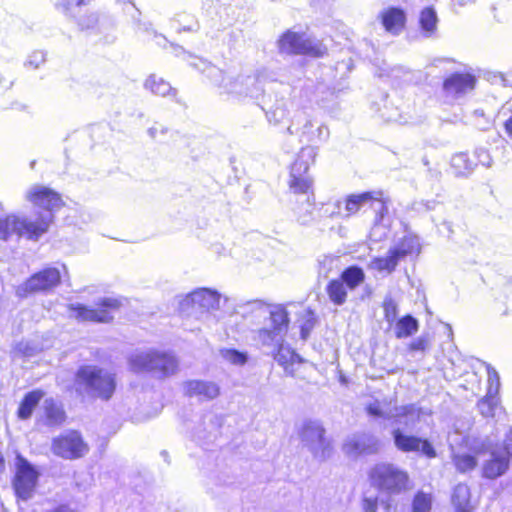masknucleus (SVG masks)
<instances>
[{
	"label": "nucleus",
	"instance_id": "6e6d98bb",
	"mask_svg": "<svg viewBox=\"0 0 512 512\" xmlns=\"http://www.w3.org/2000/svg\"><path fill=\"white\" fill-rule=\"evenodd\" d=\"M302 114L303 113L295 114V116L293 117V119L291 121V124L287 127L288 134L293 135V134L297 133L296 131H294L293 126L295 124L296 119L300 118L302 116Z\"/></svg>",
	"mask_w": 512,
	"mask_h": 512
},
{
	"label": "nucleus",
	"instance_id": "20e7f679",
	"mask_svg": "<svg viewBox=\"0 0 512 512\" xmlns=\"http://www.w3.org/2000/svg\"><path fill=\"white\" fill-rule=\"evenodd\" d=\"M74 384L78 393L102 400H109L116 388L115 375L97 365L80 366Z\"/></svg>",
	"mask_w": 512,
	"mask_h": 512
},
{
	"label": "nucleus",
	"instance_id": "393cba45",
	"mask_svg": "<svg viewBox=\"0 0 512 512\" xmlns=\"http://www.w3.org/2000/svg\"><path fill=\"white\" fill-rule=\"evenodd\" d=\"M44 393L41 390H33L25 394L17 410V416L21 420H27L32 416Z\"/></svg>",
	"mask_w": 512,
	"mask_h": 512
},
{
	"label": "nucleus",
	"instance_id": "7c9ffc66",
	"mask_svg": "<svg viewBox=\"0 0 512 512\" xmlns=\"http://www.w3.org/2000/svg\"><path fill=\"white\" fill-rule=\"evenodd\" d=\"M326 292L333 304L341 306L346 302L347 288L339 278L333 279L327 284Z\"/></svg>",
	"mask_w": 512,
	"mask_h": 512
},
{
	"label": "nucleus",
	"instance_id": "0eeeda50",
	"mask_svg": "<svg viewBox=\"0 0 512 512\" xmlns=\"http://www.w3.org/2000/svg\"><path fill=\"white\" fill-rule=\"evenodd\" d=\"M469 448L476 455L490 454V458L482 464V477L494 480L504 475L509 469L512 456L506 454L504 445L499 448L487 438L474 439L469 443Z\"/></svg>",
	"mask_w": 512,
	"mask_h": 512
},
{
	"label": "nucleus",
	"instance_id": "a878e982",
	"mask_svg": "<svg viewBox=\"0 0 512 512\" xmlns=\"http://www.w3.org/2000/svg\"><path fill=\"white\" fill-rule=\"evenodd\" d=\"M145 89L149 90L152 94L166 97L169 95L175 96L176 90L172 88L169 82L155 74L150 75L144 83Z\"/></svg>",
	"mask_w": 512,
	"mask_h": 512
},
{
	"label": "nucleus",
	"instance_id": "f3484780",
	"mask_svg": "<svg viewBox=\"0 0 512 512\" xmlns=\"http://www.w3.org/2000/svg\"><path fill=\"white\" fill-rule=\"evenodd\" d=\"M381 441L372 433L359 432L348 436L343 444V452L350 458L378 453Z\"/></svg>",
	"mask_w": 512,
	"mask_h": 512
},
{
	"label": "nucleus",
	"instance_id": "c756f323",
	"mask_svg": "<svg viewBox=\"0 0 512 512\" xmlns=\"http://www.w3.org/2000/svg\"><path fill=\"white\" fill-rule=\"evenodd\" d=\"M339 280H342L345 287L349 290L356 289L365 280V273L358 266H349L343 270Z\"/></svg>",
	"mask_w": 512,
	"mask_h": 512
},
{
	"label": "nucleus",
	"instance_id": "a18cd8bd",
	"mask_svg": "<svg viewBox=\"0 0 512 512\" xmlns=\"http://www.w3.org/2000/svg\"><path fill=\"white\" fill-rule=\"evenodd\" d=\"M168 132H169V129L160 123H155L153 126L148 128V130H147L149 137L151 139L159 141V142H162L165 140Z\"/></svg>",
	"mask_w": 512,
	"mask_h": 512
},
{
	"label": "nucleus",
	"instance_id": "aec40b11",
	"mask_svg": "<svg viewBox=\"0 0 512 512\" xmlns=\"http://www.w3.org/2000/svg\"><path fill=\"white\" fill-rule=\"evenodd\" d=\"M298 134L301 142L309 143V145L302 147L301 150L306 147H313L317 154V145L328 141L330 130L326 124H320L315 127L313 121L306 118Z\"/></svg>",
	"mask_w": 512,
	"mask_h": 512
},
{
	"label": "nucleus",
	"instance_id": "cd10ccee",
	"mask_svg": "<svg viewBox=\"0 0 512 512\" xmlns=\"http://www.w3.org/2000/svg\"><path fill=\"white\" fill-rule=\"evenodd\" d=\"M437 23V13L432 7H426L421 11L419 24L425 37H431L435 34L437 30Z\"/></svg>",
	"mask_w": 512,
	"mask_h": 512
},
{
	"label": "nucleus",
	"instance_id": "7ed1b4c3",
	"mask_svg": "<svg viewBox=\"0 0 512 512\" xmlns=\"http://www.w3.org/2000/svg\"><path fill=\"white\" fill-rule=\"evenodd\" d=\"M246 310L260 317H269V324L254 332L253 340L262 348L274 353L284 342L290 319L284 305H269L261 300H253L246 304Z\"/></svg>",
	"mask_w": 512,
	"mask_h": 512
},
{
	"label": "nucleus",
	"instance_id": "864d4df0",
	"mask_svg": "<svg viewBox=\"0 0 512 512\" xmlns=\"http://www.w3.org/2000/svg\"><path fill=\"white\" fill-rule=\"evenodd\" d=\"M504 129L509 139L512 140V115L505 121Z\"/></svg>",
	"mask_w": 512,
	"mask_h": 512
},
{
	"label": "nucleus",
	"instance_id": "4be33fe9",
	"mask_svg": "<svg viewBox=\"0 0 512 512\" xmlns=\"http://www.w3.org/2000/svg\"><path fill=\"white\" fill-rule=\"evenodd\" d=\"M390 249L399 261L406 257L417 256L421 251L420 239L416 235L407 234L397 241Z\"/></svg>",
	"mask_w": 512,
	"mask_h": 512
},
{
	"label": "nucleus",
	"instance_id": "4468645a",
	"mask_svg": "<svg viewBox=\"0 0 512 512\" xmlns=\"http://www.w3.org/2000/svg\"><path fill=\"white\" fill-rule=\"evenodd\" d=\"M344 218H349L356 214L361 208L369 206L375 211L379 220H382L387 212V205L382 200V192H364L360 194L348 195L343 201Z\"/></svg>",
	"mask_w": 512,
	"mask_h": 512
},
{
	"label": "nucleus",
	"instance_id": "b1692460",
	"mask_svg": "<svg viewBox=\"0 0 512 512\" xmlns=\"http://www.w3.org/2000/svg\"><path fill=\"white\" fill-rule=\"evenodd\" d=\"M291 102L289 99H276L275 103L265 111L266 118L270 124L279 125L287 119L290 112Z\"/></svg>",
	"mask_w": 512,
	"mask_h": 512
},
{
	"label": "nucleus",
	"instance_id": "603ef678",
	"mask_svg": "<svg viewBox=\"0 0 512 512\" xmlns=\"http://www.w3.org/2000/svg\"><path fill=\"white\" fill-rule=\"evenodd\" d=\"M504 450L506 454L512 456V428L505 434Z\"/></svg>",
	"mask_w": 512,
	"mask_h": 512
},
{
	"label": "nucleus",
	"instance_id": "3c124183",
	"mask_svg": "<svg viewBox=\"0 0 512 512\" xmlns=\"http://www.w3.org/2000/svg\"><path fill=\"white\" fill-rule=\"evenodd\" d=\"M428 346V341L425 337H419L411 342L410 350L412 351H425Z\"/></svg>",
	"mask_w": 512,
	"mask_h": 512
},
{
	"label": "nucleus",
	"instance_id": "9d476101",
	"mask_svg": "<svg viewBox=\"0 0 512 512\" xmlns=\"http://www.w3.org/2000/svg\"><path fill=\"white\" fill-rule=\"evenodd\" d=\"M120 305V301L116 298L103 297L98 299L94 306L71 303L68 305V310L79 321L109 323L113 320V313L118 310Z\"/></svg>",
	"mask_w": 512,
	"mask_h": 512
},
{
	"label": "nucleus",
	"instance_id": "39448f33",
	"mask_svg": "<svg viewBox=\"0 0 512 512\" xmlns=\"http://www.w3.org/2000/svg\"><path fill=\"white\" fill-rule=\"evenodd\" d=\"M128 365L134 373H151L158 378L173 375L178 369L174 355L156 349H137L128 357Z\"/></svg>",
	"mask_w": 512,
	"mask_h": 512
},
{
	"label": "nucleus",
	"instance_id": "052dcab7",
	"mask_svg": "<svg viewBox=\"0 0 512 512\" xmlns=\"http://www.w3.org/2000/svg\"><path fill=\"white\" fill-rule=\"evenodd\" d=\"M4 468V458L2 453L0 452V470Z\"/></svg>",
	"mask_w": 512,
	"mask_h": 512
},
{
	"label": "nucleus",
	"instance_id": "13d9d810",
	"mask_svg": "<svg viewBox=\"0 0 512 512\" xmlns=\"http://www.w3.org/2000/svg\"><path fill=\"white\" fill-rule=\"evenodd\" d=\"M495 78V82H501V83H504L506 80H505V77L503 74H498V75H495L494 76Z\"/></svg>",
	"mask_w": 512,
	"mask_h": 512
},
{
	"label": "nucleus",
	"instance_id": "6ab92c4d",
	"mask_svg": "<svg viewBox=\"0 0 512 512\" xmlns=\"http://www.w3.org/2000/svg\"><path fill=\"white\" fill-rule=\"evenodd\" d=\"M221 298L222 295L217 290L198 288L187 295L184 303L199 310L210 311L219 309Z\"/></svg>",
	"mask_w": 512,
	"mask_h": 512
},
{
	"label": "nucleus",
	"instance_id": "4c0bfd02",
	"mask_svg": "<svg viewBox=\"0 0 512 512\" xmlns=\"http://www.w3.org/2000/svg\"><path fill=\"white\" fill-rule=\"evenodd\" d=\"M432 508V495L418 491L412 501L413 512H430Z\"/></svg>",
	"mask_w": 512,
	"mask_h": 512
},
{
	"label": "nucleus",
	"instance_id": "c9c22d12",
	"mask_svg": "<svg viewBox=\"0 0 512 512\" xmlns=\"http://www.w3.org/2000/svg\"><path fill=\"white\" fill-rule=\"evenodd\" d=\"M276 350V353H274L275 361L283 366L286 372L292 373V371H289V366L299 360V355L290 347L284 346L283 343Z\"/></svg>",
	"mask_w": 512,
	"mask_h": 512
},
{
	"label": "nucleus",
	"instance_id": "473e14b6",
	"mask_svg": "<svg viewBox=\"0 0 512 512\" xmlns=\"http://www.w3.org/2000/svg\"><path fill=\"white\" fill-rule=\"evenodd\" d=\"M451 167L457 176L470 175L475 167V164L469 159L466 153H457L451 158Z\"/></svg>",
	"mask_w": 512,
	"mask_h": 512
},
{
	"label": "nucleus",
	"instance_id": "5fc2aeb1",
	"mask_svg": "<svg viewBox=\"0 0 512 512\" xmlns=\"http://www.w3.org/2000/svg\"><path fill=\"white\" fill-rule=\"evenodd\" d=\"M19 350L22 351L25 355L27 356H31L34 354V351L35 349L34 348H29L28 347V344H24V343H20L19 346H18Z\"/></svg>",
	"mask_w": 512,
	"mask_h": 512
},
{
	"label": "nucleus",
	"instance_id": "ddd939ff",
	"mask_svg": "<svg viewBox=\"0 0 512 512\" xmlns=\"http://www.w3.org/2000/svg\"><path fill=\"white\" fill-rule=\"evenodd\" d=\"M51 449L56 456L74 460L85 456L89 446L78 431L70 430L54 438Z\"/></svg>",
	"mask_w": 512,
	"mask_h": 512
},
{
	"label": "nucleus",
	"instance_id": "5701e85b",
	"mask_svg": "<svg viewBox=\"0 0 512 512\" xmlns=\"http://www.w3.org/2000/svg\"><path fill=\"white\" fill-rule=\"evenodd\" d=\"M406 16L399 8H389L382 14V24L385 29L393 34H398L404 27Z\"/></svg>",
	"mask_w": 512,
	"mask_h": 512
},
{
	"label": "nucleus",
	"instance_id": "09e8293b",
	"mask_svg": "<svg viewBox=\"0 0 512 512\" xmlns=\"http://www.w3.org/2000/svg\"><path fill=\"white\" fill-rule=\"evenodd\" d=\"M474 155L477 158L478 162L486 168H490L492 166V158L490 153L485 148H476L474 151Z\"/></svg>",
	"mask_w": 512,
	"mask_h": 512
},
{
	"label": "nucleus",
	"instance_id": "8fccbe9b",
	"mask_svg": "<svg viewBox=\"0 0 512 512\" xmlns=\"http://www.w3.org/2000/svg\"><path fill=\"white\" fill-rule=\"evenodd\" d=\"M378 508V498L365 496L362 499V509L364 512H376Z\"/></svg>",
	"mask_w": 512,
	"mask_h": 512
},
{
	"label": "nucleus",
	"instance_id": "dca6fc26",
	"mask_svg": "<svg viewBox=\"0 0 512 512\" xmlns=\"http://www.w3.org/2000/svg\"><path fill=\"white\" fill-rule=\"evenodd\" d=\"M38 476V472L26 459L18 457L17 471L13 482V487L18 498L24 501L32 498Z\"/></svg>",
	"mask_w": 512,
	"mask_h": 512
},
{
	"label": "nucleus",
	"instance_id": "2eb2a0df",
	"mask_svg": "<svg viewBox=\"0 0 512 512\" xmlns=\"http://www.w3.org/2000/svg\"><path fill=\"white\" fill-rule=\"evenodd\" d=\"M394 446L403 453H417L428 459L437 456L436 449L433 444L426 438L416 435L406 434L402 429L395 428L391 432Z\"/></svg>",
	"mask_w": 512,
	"mask_h": 512
},
{
	"label": "nucleus",
	"instance_id": "1a4fd4ad",
	"mask_svg": "<svg viewBox=\"0 0 512 512\" xmlns=\"http://www.w3.org/2000/svg\"><path fill=\"white\" fill-rule=\"evenodd\" d=\"M277 46L281 54L287 55L322 57L327 51L321 41L293 30L284 32L278 39Z\"/></svg>",
	"mask_w": 512,
	"mask_h": 512
},
{
	"label": "nucleus",
	"instance_id": "2f4dec72",
	"mask_svg": "<svg viewBox=\"0 0 512 512\" xmlns=\"http://www.w3.org/2000/svg\"><path fill=\"white\" fill-rule=\"evenodd\" d=\"M476 456L475 453L472 455L466 452H455L452 455V462L458 472L467 473L476 468L478 463Z\"/></svg>",
	"mask_w": 512,
	"mask_h": 512
},
{
	"label": "nucleus",
	"instance_id": "49530a36",
	"mask_svg": "<svg viewBox=\"0 0 512 512\" xmlns=\"http://www.w3.org/2000/svg\"><path fill=\"white\" fill-rule=\"evenodd\" d=\"M46 61V56L43 51H34L32 52L26 62L25 65L27 67H30L32 69L39 68L44 62Z\"/></svg>",
	"mask_w": 512,
	"mask_h": 512
},
{
	"label": "nucleus",
	"instance_id": "412c9836",
	"mask_svg": "<svg viewBox=\"0 0 512 512\" xmlns=\"http://www.w3.org/2000/svg\"><path fill=\"white\" fill-rule=\"evenodd\" d=\"M185 395L201 401L213 400L220 394V387L213 381L189 380L183 384Z\"/></svg>",
	"mask_w": 512,
	"mask_h": 512
},
{
	"label": "nucleus",
	"instance_id": "a19ab883",
	"mask_svg": "<svg viewBox=\"0 0 512 512\" xmlns=\"http://www.w3.org/2000/svg\"><path fill=\"white\" fill-rule=\"evenodd\" d=\"M220 355L225 361L233 365H244L247 362L246 353L240 352L236 349H221Z\"/></svg>",
	"mask_w": 512,
	"mask_h": 512
},
{
	"label": "nucleus",
	"instance_id": "a211bd4d",
	"mask_svg": "<svg viewBox=\"0 0 512 512\" xmlns=\"http://www.w3.org/2000/svg\"><path fill=\"white\" fill-rule=\"evenodd\" d=\"M476 78L470 73L455 72L448 76L443 83L445 94L452 98H459L474 90Z\"/></svg>",
	"mask_w": 512,
	"mask_h": 512
},
{
	"label": "nucleus",
	"instance_id": "37998d69",
	"mask_svg": "<svg viewBox=\"0 0 512 512\" xmlns=\"http://www.w3.org/2000/svg\"><path fill=\"white\" fill-rule=\"evenodd\" d=\"M484 365L486 367L487 375H488L487 393L498 395V391L500 388L499 374L490 364L484 363Z\"/></svg>",
	"mask_w": 512,
	"mask_h": 512
},
{
	"label": "nucleus",
	"instance_id": "72a5a7b5",
	"mask_svg": "<svg viewBox=\"0 0 512 512\" xmlns=\"http://www.w3.org/2000/svg\"><path fill=\"white\" fill-rule=\"evenodd\" d=\"M418 321L411 315L400 318L395 325V335L397 338H406L417 332Z\"/></svg>",
	"mask_w": 512,
	"mask_h": 512
},
{
	"label": "nucleus",
	"instance_id": "9b49d317",
	"mask_svg": "<svg viewBox=\"0 0 512 512\" xmlns=\"http://www.w3.org/2000/svg\"><path fill=\"white\" fill-rule=\"evenodd\" d=\"M300 437L316 459L322 461L330 457L332 447L325 438V429L319 421H305L300 431Z\"/></svg>",
	"mask_w": 512,
	"mask_h": 512
},
{
	"label": "nucleus",
	"instance_id": "f8f14e48",
	"mask_svg": "<svg viewBox=\"0 0 512 512\" xmlns=\"http://www.w3.org/2000/svg\"><path fill=\"white\" fill-rule=\"evenodd\" d=\"M61 272L58 268L48 267L28 278L16 288V295L25 298L37 292H49L60 284Z\"/></svg>",
	"mask_w": 512,
	"mask_h": 512
},
{
	"label": "nucleus",
	"instance_id": "6e6552de",
	"mask_svg": "<svg viewBox=\"0 0 512 512\" xmlns=\"http://www.w3.org/2000/svg\"><path fill=\"white\" fill-rule=\"evenodd\" d=\"M365 410L370 416L392 420L394 423L403 425L404 427L415 426L424 413V410L415 404L391 408L386 402L379 400H374L366 404Z\"/></svg>",
	"mask_w": 512,
	"mask_h": 512
},
{
	"label": "nucleus",
	"instance_id": "de8ad7c7",
	"mask_svg": "<svg viewBox=\"0 0 512 512\" xmlns=\"http://www.w3.org/2000/svg\"><path fill=\"white\" fill-rule=\"evenodd\" d=\"M409 71L404 70L402 67H392V68H381V72L379 73L380 77H390L393 79H397L400 75L404 77L409 76Z\"/></svg>",
	"mask_w": 512,
	"mask_h": 512
},
{
	"label": "nucleus",
	"instance_id": "bf43d9fd",
	"mask_svg": "<svg viewBox=\"0 0 512 512\" xmlns=\"http://www.w3.org/2000/svg\"><path fill=\"white\" fill-rule=\"evenodd\" d=\"M454 2H458L460 5H465L467 3L473 2L474 0H453Z\"/></svg>",
	"mask_w": 512,
	"mask_h": 512
},
{
	"label": "nucleus",
	"instance_id": "ea45409f",
	"mask_svg": "<svg viewBox=\"0 0 512 512\" xmlns=\"http://www.w3.org/2000/svg\"><path fill=\"white\" fill-rule=\"evenodd\" d=\"M54 8L65 16H72V6L87 5L90 0H54Z\"/></svg>",
	"mask_w": 512,
	"mask_h": 512
},
{
	"label": "nucleus",
	"instance_id": "f704fd0d",
	"mask_svg": "<svg viewBox=\"0 0 512 512\" xmlns=\"http://www.w3.org/2000/svg\"><path fill=\"white\" fill-rule=\"evenodd\" d=\"M45 416L47 423L51 426L60 425L65 420V412L53 399H46L44 402Z\"/></svg>",
	"mask_w": 512,
	"mask_h": 512
},
{
	"label": "nucleus",
	"instance_id": "423d86ee",
	"mask_svg": "<svg viewBox=\"0 0 512 512\" xmlns=\"http://www.w3.org/2000/svg\"><path fill=\"white\" fill-rule=\"evenodd\" d=\"M368 476L371 485L387 495H398L408 488V473L392 463L375 464Z\"/></svg>",
	"mask_w": 512,
	"mask_h": 512
},
{
	"label": "nucleus",
	"instance_id": "58836bf2",
	"mask_svg": "<svg viewBox=\"0 0 512 512\" xmlns=\"http://www.w3.org/2000/svg\"><path fill=\"white\" fill-rule=\"evenodd\" d=\"M316 324V316L313 311L305 310L300 324V336L302 340H307L310 336L311 331L314 329Z\"/></svg>",
	"mask_w": 512,
	"mask_h": 512
},
{
	"label": "nucleus",
	"instance_id": "79ce46f5",
	"mask_svg": "<svg viewBox=\"0 0 512 512\" xmlns=\"http://www.w3.org/2000/svg\"><path fill=\"white\" fill-rule=\"evenodd\" d=\"M383 310L385 320L392 324L396 321L398 316V304L391 296H386L383 301Z\"/></svg>",
	"mask_w": 512,
	"mask_h": 512
},
{
	"label": "nucleus",
	"instance_id": "c85d7f7f",
	"mask_svg": "<svg viewBox=\"0 0 512 512\" xmlns=\"http://www.w3.org/2000/svg\"><path fill=\"white\" fill-rule=\"evenodd\" d=\"M470 489L466 484H458L455 486L452 494V503L456 512H471L469 507Z\"/></svg>",
	"mask_w": 512,
	"mask_h": 512
},
{
	"label": "nucleus",
	"instance_id": "bb28decb",
	"mask_svg": "<svg viewBox=\"0 0 512 512\" xmlns=\"http://www.w3.org/2000/svg\"><path fill=\"white\" fill-rule=\"evenodd\" d=\"M398 263L399 260L389 249L386 256L374 257L369 263V268L379 273L391 274L396 269Z\"/></svg>",
	"mask_w": 512,
	"mask_h": 512
},
{
	"label": "nucleus",
	"instance_id": "680f3d73",
	"mask_svg": "<svg viewBox=\"0 0 512 512\" xmlns=\"http://www.w3.org/2000/svg\"><path fill=\"white\" fill-rule=\"evenodd\" d=\"M476 116H484V111L481 109H477L474 111Z\"/></svg>",
	"mask_w": 512,
	"mask_h": 512
},
{
	"label": "nucleus",
	"instance_id": "f03ea898",
	"mask_svg": "<svg viewBox=\"0 0 512 512\" xmlns=\"http://www.w3.org/2000/svg\"><path fill=\"white\" fill-rule=\"evenodd\" d=\"M315 158V148L306 147L300 150L290 169L289 188L298 195L293 212L296 221L303 226H308L315 220L313 178L309 174L310 165L314 163Z\"/></svg>",
	"mask_w": 512,
	"mask_h": 512
},
{
	"label": "nucleus",
	"instance_id": "4d7b16f0",
	"mask_svg": "<svg viewBox=\"0 0 512 512\" xmlns=\"http://www.w3.org/2000/svg\"><path fill=\"white\" fill-rule=\"evenodd\" d=\"M50 512H74V510L71 509L69 506L61 505L51 510Z\"/></svg>",
	"mask_w": 512,
	"mask_h": 512
},
{
	"label": "nucleus",
	"instance_id": "c03bdc74",
	"mask_svg": "<svg viewBox=\"0 0 512 512\" xmlns=\"http://www.w3.org/2000/svg\"><path fill=\"white\" fill-rule=\"evenodd\" d=\"M321 215L325 217H336L342 215V200L329 202L321 208Z\"/></svg>",
	"mask_w": 512,
	"mask_h": 512
},
{
	"label": "nucleus",
	"instance_id": "e433bc0d",
	"mask_svg": "<svg viewBox=\"0 0 512 512\" xmlns=\"http://www.w3.org/2000/svg\"><path fill=\"white\" fill-rule=\"evenodd\" d=\"M478 409L482 416L489 418L496 415L500 409L499 398L496 394L486 393V396L478 402Z\"/></svg>",
	"mask_w": 512,
	"mask_h": 512
},
{
	"label": "nucleus",
	"instance_id": "f257e3e1",
	"mask_svg": "<svg viewBox=\"0 0 512 512\" xmlns=\"http://www.w3.org/2000/svg\"><path fill=\"white\" fill-rule=\"evenodd\" d=\"M191 66L199 70L217 86L221 94H226L238 100L245 98L258 100L264 93L263 83L276 80L267 69L259 70L252 75L231 76L225 75L220 68L200 58H195Z\"/></svg>",
	"mask_w": 512,
	"mask_h": 512
}]
</instances>
